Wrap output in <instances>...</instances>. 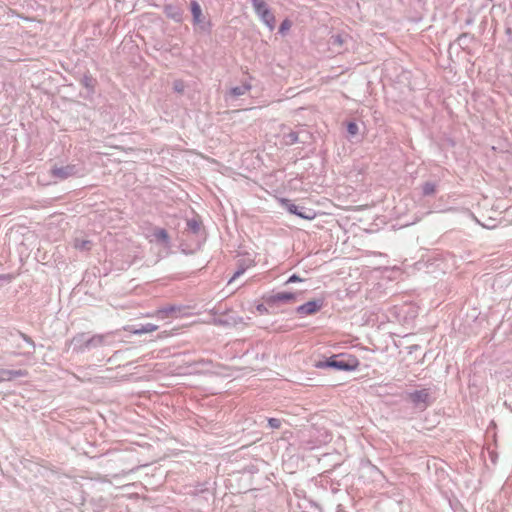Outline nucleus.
Segmentation results:
<instances>
[{
	"instance_id": "nucleus-11",
	"label": "nucleus",
	"mask_w": 512,
	"mask_h": 512,
	"mask_svg": "<svg viewBox=\"0 0 512 512\" xmlns=\"http://www.w3.org/2000/svg\"><path fill=\"white\" fill-rule=\"evenodd\" d=\"M108 336H109V334L94 335V336L88 338V341H86V347H88L89 349H92V348H97V347L103 346L106 344V339L108 338Z\"/></svg>"
},
{
	"instance_id": "nucleus-23",
	"label": "nucleus",
	"mask_w": 512,
	"mask_h": 512,
	"mask_svg": "<svg viewBox=\"0 0 512 512\" xmlns=\"http://www.w3.org/2000/svg\"><path fill=\"white\" fill-rule=\"evenodd\" d=\"M268 425L272 429H278L281 426V420L277 418H269Z\"/></svg>"
},
{
	"instance_id": "nucleus-31",
	"label": "nucleus",
	"mask_w": 512,
	"mask_h": 512,
	"mask_svg": "<svg viewBox=\"0 0 512 512\" xmlns=\"http://www.w3.org/2000/svg\"><path fill=\"white\" fill-rule=\"evenodd\" d=\"M505 32L510 38L512 37V29L510 27H506Z\"/></svg>"
},
{
	"instance_id": "nucleus-25",
	"label": "nucleus",
	"mask_w": 512,
	"mask_h": 512,
	"mask_svg": "<svg viewBox=\"0 0 512 512\" xmlns=\"http://www.w3.org/2000/svg\"><path fill=\"white\" fill-rule=\"evenodd\" d=\"M12 379L18 378V377H24L27 375V372L22 369L18 370H10Z\"/></svg>"
},
{
	"instance_id": "nucleus-14",
	"label": "nucleus",
	"mask_w": 512,
	"mask_h": 512,
	"mask_svg": "<svg viewBox=\"0 0 512 512\" xmlns=\"http://www.w3.org/2000/svg\"><path fill=\"white\" fill-rule=\"evenodd\" d=\"M250 88H251L250 84H242L240 86L233 87L230 89V95L233 97L242 96V95L246 94V92H248L250 90Z\"/></svg>"
},
{
	"instance_id": "nucleus-3",
	"label": "nucleus",
	"mask_w": 512,
	"mask_h": 512,
	"mask_svg": "<svg viewBox=\"0 0 512 512\" xmlns=\"http://www.w3.org/2000/svg\"><path fill=\"white\" fill-rule=\"evenodd\" d=\"M252 7L254 12L259 17V19L263 22L264 25L268 27L270 31L274 30L276 25V19L269 8L268 4L265 0H251Z\"/></svg>"
},
{
	"instance_id": "nucleus-20",
	"label": "nucleus",
	"mask_w": 512,
	"mask_h": 512,
	"mask_svg": "<svg viewBox=\"0 0 512 512\" xmlns=\"http://www.w3.org/2000/svg\"><path fill=\"white\" fill-rule=\"evenodd\" d=\"M12 380L11 372L9 369H0V381Z\"/></svg>"
},
{
	"instance_id": "nucleus-6",
	"label": "nucleus",
	"mask_w": 512,
	"mask_h": 512,
	"mask_svg": "<svg viewBox=\"0 0 512 512\" xmlns=\"http://www.w3.org/2000/svg\"><path fill=\"white\" fill-rule=\"evenodd\" d=\"M190 8L193 16V23L198 25L202 31H208L210 24L205 21L200 4L196 0H192L190 2Z\"/></svg>"
},
{
	"instance_id": "nucleus-17",
	"label": "nucleus",
	"mask_w": 512,
	"mask_h": 512,
	"mask_svg": "<svg viewBox=\"0 0 512 512\" xmlns=\"http://www.w3.org/2000/svg\"><path fill=\"white\" fill-rule=\"evenodd\" d=\"M248 266L244 265L243 263H239L238 265V269L236 270V272L233 274V276L231 277V279L229 280L228 284H231L232 282H234L237 278H239L241 275H243L246 271Z\"/></svg>"
},
{
	"instance_id": "nucleus-9",
	"label": "nucleus",
	"mask_w": 512,
	"mask_h": 512,
	"mask_svg": "<svg viewBox=\"0 0 512 512\" xmlns=\"http://www.w3.org/2000/svg\"><path fill=\"white\" fill-rule=\"evenodd\" d=\"M158 329L157 325L147 323V324H140V325H130L126 328L127 331L136 334L141 335L145 333H150L153 331H156Z\"/></svg>"
},
{
	"instance_id": "nucleus-19",
	"label": "nucleus",
	"mask_w": 512,
	"mask_h": 512,
	"mask_svg": "<svg viewBox=\"0 0 512 512\" xmlns=\"http://www.w3.org/2000/svg\"><path fill=\"white\" fill-rule=\"evenodd\" d=\"M187 227L191 232L196 234L200 230V223L195 219H191L187 221Z\"/></svg>"
},
{
	"instance_id": "nucleus-4",
	"label": "nucleus",
	"mask_w": 512,
	"mask_h": 512,
	"mask_svg": "<svg viewBox=\"0 0 512 512\" xmlns=\"http://www.w3.org/2000/svg\"><path fill=\"white\" fill-rule=\"evenodd\" d=\"M82 174L83 169L76 164H68L66 166H53L50 170V175L59 181L66 180L74 176H80Z\"/></svg>"
},
{
	"instance_id": "nucleus-8",
	"label": "nucleus",
	"mask_w": 512,
	"mask_h": 512,
	"mask_svg": "<svg viewBox=\"0 0 512 512\" xmlns=\"http://www.w3.org/2000/svg\"><path fill=\"white\" fill-rule=\"evenodd\" d=\"M297 294L293 292H278L267 299L268 304L291 303L295 301Z\"/></svg>"
},
{
	"instance_id": "nucleus-27",
	"label": "nucleus",
	"mask_w": 512,
	"mask_h": 512,
	"mask_svg": "<svg viewBox=\"0 0 512 512\" xmlns=\"http://www.w3.org/2000/svg\"><path fill=\"white\" fill-rule=\"evenodd\" d=\"M174 90L181 93L184 90V84L182 81H175L174 82Z\"/></svg>"
},
{
	"instance_id": "nucleus-15",
	"label": "nucleus",
	"mask_w": 512,
	"mask_h": 512,
	"mask_svg": "<svg viewBox=\"0 0 512 512\" xmlns=\"http://www.w3.org/2000/svg\"><path fill=\"white\" fill-rule=\"evenodd\" d=\"M74 247L80 251H89L92 247V242L85 239H75Z\"/></svg>"
},
{
	"instance_id": "nucleus-22",
	"label": "nucleus",
	"mask_w": 512,
	"mask_h": 512,
	"mask_svg": "<svg viewBox=\"0 0 512 512\" xmlns=\"http://www.w3.org/2000/svg\"><path fill=\"white\" fill-rule=\"evenodd\" d=\"M169 10H171V7H166V11H167V15L174 19L175 21H180L181 20V13L178 12V11H174V12H170Z\"/></svg>"
},
{
	"instance_id": "nucleus-2",
	"label": "nucleus",
	"mask_w": 512,
	"mask_h": 512,
	"mask_svg": "<svg viewBox=\"0 0 512 512\" xmlns=\"http://www.w3.org/2000/svg\"><path fill=\"white\" fill-rule=\"evenodd\" d=\"M405 400L412 403L414 409L420 412L427 409V407H429L433 402L430 389H421L408 392L406 393Z\"/></svg>"
},
{
	"instance_id": "nucleus-18",
	"label": "nucleus",
	"mask_w": 512,
	"mask_h": 512,
	"mask_svg": "<svg viewBox=\"0 0 512 512\" xmlns=\"http://www.w3.org/2000/svg\"><path fill=\"white\" fill-rule=\"evenodd\" d=\"M436 191V185L433 182H426L423 185V195L430 196L433 195Z\"/></svg>"
},
{
	"instance_id": "nucleus-13",
	"label": "nucleus",
	"mask_w": 512,
	"mask_h": 512,
	"mask_svg": "<svg viewBox=\"0 0 512 512\" xmlns=\"http://www.w3.org/2000/svg\"><path fill=\"white\" fill-rule=\"evenodd\" d=\"M282 142L286 146L293 145L295 143L301 142L298 133L290 131L283 135Z\"/></svg>"
},
{
	"instance_id": "nucleus-12",
	"label": "nucleus",
	"mask_w": 512,
	"mask_h": 512,
	"mask_svg": "<svg viewBox=\"0 0 512 512\" xmlns=\"http://www.w3.org/2000/svg\"><path fill=\"white\" fill-rule=\"evenodd\" d=\"M180 311V309L176 306H168L162 309L157 310L155 315L161 319L174 315L176 312Z\"/></svg>"
},
{
	"instance_id": "nucleus-28",
	"label": "nucleus",
	"mask_w": 512,
	"mask_h": 512,
	"mask_svg": "<svg viewBox=\"0 0 512 512\" xmlns=\"http://www.w3.org/2000/svg\"><path fill=\"white\" fill-rule=\"evenodd\" d=\"M301 281H302V279L300 277L293 274L288 278V280L286 281V284H291V283L301 282Z\"/></svg>"
},
{
	"instance_id": "nucleus-1",
	"label": "nucleus",
	"mask_w": 512,
	"mask_h": 512,
	"mask_svg": "<svg viewBox=\"0 0 512 512\" xmlns=\"http://www.w3.org/2000/svg\"><path fill=\"white\" fill-rule=\"evenodd\" d=\"M359 365L358 360L355 357H347L339 354L331 356L330 358L319 361L316 363L317 368H332L338 371H352L355 370Z\"/></svg>"
},
{
	"instance_id": "nucleus-7",
	"label": "nucleus",
	"mask_w": 512,
	"mask_h": 512,
	"mask_svg": "<svg viewBox=\"0 0 512 512\" xmlns=\"http://www.w3.org/2000/svg\"><path fill=\"white\" fill-rule=\"evenodd\" d=\"M322 305L323 302L321 300H312L298 306L296 311L300 315H313L322 308Z\"/></svg>"
},
{
	"instance_id": "nucleus-5",
	"label": "nucleus",
	"mask_w": 512,
	"mask_h": 512,
	"mask_svg": "<svg viewBox=\"0 0 512 512\" xmlns=\"http://www.w3.org/2000/svg\"><path fill=\"white\" fill-rule=\"evenodd\" d=\"M282 205L289 213L294 214L302 219L312 220L316 216V213L313 209L295 205L287 199L282 200Z\"/></svg>"
},
{
	"instance_id": "nucleus-24",
	"label": "nucleus",
	"mask_w": 512,
	"mask_h": 512,
	"mask_svg": "<svg viewBox=\"0 0 512 512\" xmlns=\"http://www.w3.org/2000/svg\"><path fill=\"white\" fill-rule=\"evenodd\" d=\"M347 131L350 135H356L358 133V126L354 122H349L347 125Z\"/></svg>"
},
{
	"instance_id": "nucleus-30",
	"label": "nucleus",
	"mask_w": 512,
	"mask_h": 512,
	"mask_svg": "<svg viewBox=\"0 0 512 512\" xmlns=\"http://www.w3.org/2000/svg\"><path fill=\"white\" fill-rule=\"evenodd\" d=\"M22 337L26 342H28L32 347H34V343L29 337H27L26 335H23V334H22Z\"/></svg>"
},
{
	"instance_id": "nucleus-21",
	"label": "nucleus",
	"mask_w": 512,
	"mask_h": 512,
	"mask_svg": "<svg viewBox=\"0 0 512 512\" xmlns=\"http://www.w3.org/2000/svg\"><path fill=\"white\" fill-rule=\"evenodd\" d=\"M155 236L158 240H161L163 242H167L168 240V234L164 229H159L155 232Z\"/></svg>"
},
{
	"instance_id": "nucleus-16",
	"label": "nucleus",
	"mask_w": 512,
	"mask_h": 512,
	"mask_svg": "<svg viewBox=\"0 0 512 512\" xmlns=\"http://www.w3.org/2000/svg\"><path fill=\"white\" fill-rule=\"evenodd\" d=\"M345 40H346V36H343L340 34L332 35L330 37L329 44L333 48H341L342 45L344 44Z\"/></svg>"
},
{
	"instance_id": "nucleus-29",
	"label": "nucleus",
	"mask_w": 512,
	"mask_h": 512,
	"mask_svg": "<svg viewBox=\"0 0 512 512\" xmlns=\"http://www.w3.org/2000/svg\"><path fill=\"white\" fill-rule=\"evenodd\" d=\"M257 311L261 314H265L268 312L266 306L264 304H258L256 307Z\"/></svg>"
},
{
	"instance_id": "nucleus-26",
	"label": "nucleus",
	"mask_w": 512,
	"mask_h": 512,
	"mask_svg": "<svg viewBox=\"0 0 512 512\" xmlns=\"http://www.w3.org/2000/svg\"><path fill=\"white\" fill-rule=\"evenodd\" d=\"M291 27V23L289 20H284L281 25H280V28H279V32L280 33H284L286 30H288L289 28Z\"/></svg>"
},
{
	"instance_id": "nucleus-10",
	"label": "nucleus",
	"mask_w": 512,
	"mask_h": 512,
	"mask_svg": "<svg viewBox=\"0 0 512 512\" xmlns=\"http://www.w3.org/2000/svg\"><path fill=\"white\" fill-rule=\"evenodd\" d=\"M86 341H88L87 335L85 333H80L73 337L71 344L73 345V349L77 352H84L86 350H90L86 347Z\"/></svg>"
}]
</instances>
